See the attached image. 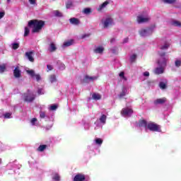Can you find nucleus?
<instances>
[{
  "label": "nucleus",
  "mask_w": 181,
  "mask_h": 181,
  "mask_svg": "<svg viewBox=\"0 0 181 181\" xmlns=\"http://www.w3.org/2000/svg\"><path fill=\"white\" fill-rule=\"evenodd\" d=\"M28 28H33V33H39L45 26V21L37 19L30 20L28 21Z\"/></svg>",
  "instance_id": "obj_1"
},
{
  "label": "nucleus",
  "mask_w": 181,
  "mask_h": 181,
  "mask_svg": "<svg viewBox=\"0 0 181 181\" xmlns=\"http://www.w3.org/2000/svg\"><path fill=\"white\" fill-rule=\"evenodd\" d=\"M23 97L25 103H32L33 101H35V99L36 98V95L30 93V90H28L27 93H23Z\"/></svg>",
  "instance_id": "obj_2"
},
{
  "label": "nucleus",
  "mask_w": 181,
  "mask_h": 181,
  "mask_svg": "<svg viewBox=\"0 0 181 181\" xmlns=\"http://www.w3.org/2000/svg\"><path fill=\"white\" fill-rule=\"evenodd\" d=\"M147 128L150 131H153V132H160V126L154 122L148 123Z\"/></svg>",
  "instance_id": "obj_3"
},
{
  "label": "nucleus",
  "mask_w": 181,
  "mask_h": 181,
  "mask_svg": "<svg viewBox=\"0 0 181 181\" xmlns=\"http://www.w3.org/2000/svg\"><path fill=\"white\" fill-rule=\"evenodd\" d=\"M140 35L145 37V36H148V35H152L153 33V30L151 28H148L146 29H141L139 31Z\"/></svg>",
  "instance_id": "obj_4"
},
{
  "label": "nucleus",
  "mask_w": 181,
  "mask_h": 181,
  "mask_svg": "<svg viewBox=\"0 0 181 181\" xmlns=\"http://www.w3.org/2000/svg\"><path fill=\"white\" fill-rule=\"evenodd\" d=\"M94 80H97V76H90L88 75H86L82 81V83L83 84H88V83L90 81H94Z\"/></svg>",
  "instance_id": "obj_5"
},
{
  "label": "nucleus",
  "mask_w": 181,
  "mask_h": 181,
  "mask_svg": "<svg viewBox=\"0 0 181 181\" xmlns=\"http://www.w3.org/2000/svg\"><path fill=\"white\" fill-rule=\"evenodd\" d=\"M112 23H114V20L111 18H107L103 22V28L107 29L108 26L112 25Z\"/></svg>",
  "instance_id": "obj_6"
},
{
  "label": "nucleus",
  "mask_w": 181,
  "mask_h": 181,
  "mask_svg": "<svg viewBox=\"0 0 181 181\" xmlns=\"http://www.w3.org/2000/svg\"><path fill=\"white\" fill-rule=\"evenodd\" d=\"M86 180V175L78 173L74 177V181H85Z\"/></svg>",
  "instance_id": "obj_7"
},
{
  "label": "nucleus",
  "mask_w": 181,
  "mask_h": 181,
  "mask_svg": "<svg viewBox=\"0 0 181 181\" xmlns=\"http://www.w3.org/2000/svg\"><path fill=\"white\" fill-rule=\"evenodd\" d=\"M151 18L148 17H144L142 16H139L137 17V22L138 23H146L147 22H149Z\"/></svg>",
  "instance_id": "obj_8"
},
{
  "label": "nucleus",
  "mask_w": 181,
  "mask_h": 181,
  "mask_svg": "<svg viewBox=\"0 0 181 181\" xmlns=\"http://www.w3.org/2000/svg\"><path fill=\"white\" fill-rule=\"evenodd\" d=\"M13 76L16 78H20L22 76V71L19 69V66H17L13 70Z\"/></svg>",
  "instance_id": "obj_9"
},
{
  "label": "nucleus",
  "mask_w": 181,
  "mask_h": 181,
  "mask_svg": "<svg viewBox=\"0 0 181 181\" xmlns=\"http://www.w3.org/2000/svg\"><path fill=\"white\" fill-rule=\"evenodd\" d=\"M166 62H168V59L165 57H163L158 60L157 64L158 66H160V67H166Z\"/></svg>",
  "instance_id": "obj_10"
},
{
  "label": "nucleus",
  "mask_w": 181,
  "mask_h": 181,
  "mask_svg": "<svg viewBox=\"0 0 181 181\" xmlns=\"http://www.w3.org/2000/svg\"><path fill=\"white\" fill-rule=\"evenodd\" d=\"M132 112H134V110H132V109H129L127 107V108H123L122 110L121 114L123 115H131Z\"/></svg>",
  "instance_id": "obj_11"
},
{
  "label": "nucleus",
  "mask_w": 181,
  "mask_h": 181,
  "mask_svg": "<svg viewBox=\"0 0 181 181\" xmlns=\"http://www.w3.org/2000/svg\"><path fill=\"white\" fill-rule=\"evenodd\" d=\"M167 99L166 98H158L154 100V104L155 105H159V104H165L166 103Z\"/></svg>",
  "instance_id": "obj_12"
},
{
  "label": "nucleus",
  "mask_w": 181,
  "mask_h": 181,
  "mask_svg": "<svg viewBox=\"0 0 181 181\" xmlns=\"http://www.w3.org/2000/svg\"><path fill=\"white\" fill-rule=\"evenodd\" d=\"M33 54V51L25 52L26 57H28L29 62H31V63H33V62H35V58H33V57L32 56Z\"/></svg>",
  "instance_id": "obj_13"
},
{
  "label": "nucleus",
  "mask_w": 181,
  "mask_h": 181,
  "mask_svg": "<svg viewBox=\"0 0 181 181\" xmlns=\"http://www.w3.org/2000/svg\"><path fill=\"white\" fill-rule=\"evenodd\" d=\"M56 50H57V47H56L54 42H51L49 44V52H50V53H53V52H56Z\"/></svg>",
  "instance_id": "obj_14"
},
{
  "label": "nucleus",
  "mask_w": 181,
  "mask_h": 181,
  "mask_svg": "<svg viewBox=\"0 0 181 181\" xmlns=\"http://www.w3.org/2000/svg\"><path fill=\"white\" fill-rule=\"evenodd\" d=\"M69 22L70 23H71V25H80V20H78V18H70Z\"/></svg>",
  "instance_id": "obj_15"
},
{
  "label": "nucleus",
  "mask_w": 181,
  "mask_h": 181,
  "mask_svg": "<svg viewBox=\"0 0 181 181\" xmlns=\"http://www.w3.org/2000/svg\"><path fill=\"white\" fill-rule=\"evenodd\" d=\"M139 127H142L144 128H148V122L145 119H141L139 121Z\"/></svg>",
  "instance_id": "obj_16"
},
{
  "label": "nucleus",
  "mask_w": 181,
  "mask_h": 181,
  "mask_svg": "<svg viewBox=\"0 0 181 181\" xmlns=\"http://www.w3.org/2000/svg\"><path fill=\"white\" fill-rule=\"evenodd\" d=\"M154 73L156 74H163V66L156 68L155 70H154Z\"/></svg>",
  "instance_id": "obj_17"
},
{
  "label": "nucleus",
  "mask_w": 181,
  "mask_h": 181,
  "mask_svg": "<svg viewBox=\"0 0 181 181\" xmlns=\"http://www.w3.org/2000/svg\"><path fill=\"white\" fill-rule=\"evenodd\" d=\"M47 148V145L46 144H42L40 145L37 148V152H43V151H45V149Z\"/></svg>",
  "instance_id": "obj_18"
},
{
  "label": "nucleus",
  "mask_w": 181,
  "mask_h": 181,
  "mask_svg": "<svg viewBox=\"0 0 181 181\" xmlns=\"http://www.w3.org/2000/svg\"><path fill=\"white\" fill-rule=\"evenodd\" d=\"M110 4V2L108 1H105L103 4H102L99 8H98V11H103V9H104V8H105V6H107V5H108Z\"/></svg>",
  "instance_id": "obj_19"
},
{
  "label": "nucleus",
  "mask_w": 181,
  "mask_h": 181,
  "mask_svg": "<svg viewBox=\"0 0 181 181\" xmlns=\"http://www.w3.org/2000/svg\"><path fill=\"white\" fill-rule=\"evenodd\" d=\"M95 53H98L99 54H102L103 52H104V47H98L94 49Z\"/></svg>",
  "instance_id": "obj_20"
},
{
  "label": "nucleus",
  "mask_w": 181,
  "mask_h": 181,
  "mask_svg": "<svg viewBox=\"0 0 181 181\" xmlns=\"http://www.w3.org/2000/svg\"><path fill=\"white\" fill-rule=\"evenodd\" d=\"M127 95V88H123L122 91L119 95V98H122L123 97H125Z\"/></svg>",
  "instance_id": "obj_21"
},
{
  "label": "nucleus",
  "mask_w": 181,
  "mask_h": 181,
  "mask_svg": "<svg viewBox=\"0 0 181 181\" xmlns=\"http://www.w3.org/2000/svg\"><path fill=\"white\" fill-rule=\"evenodd\" d=\"M93 100H95L96 101L101 98V95L99 93H93L92 95Z\"/></svg>",
  "instance_id": "obj_22"
},
{
  "label": "nucleus",
  "mask_w": 181,
  "mask_h": 181,
  "mask_svg": "<svg viewBox=\"0 0 181 181\" xmlns=\"http://www.w3.org/2000/svg\"><path fill=\"white\" fill-rule=\"evenodd\" d=\"M74 42V40H68V41L64 42V46L65 47H69V46H71V45H73Z\"/></svg>",
  "instance_id": "obj_23"
},
{
  "label": "nucleus",
  "mask_w": 181,
  "mask_h": 181,
  "mask_svg": "<svg viewBox=\"0 0 181 181\" xmlns=\"http://www.w3.org/2000/svg\"><path fill=\"white\" fill-rule=\"evenodd\" d=\"M99 119L102 124H105L107 121V115H103Z\"/></svg>",
  "instance_id": "obj_24"
},
{
  "label": "nucleus",
  "mask_w": 181,
  "mask_h": 181,
  "mask_svg": "<svg viewBox=\"0 0 181 181\" xmlns=\"http://www.w3.org/2000/svg\"><path fill=\"white\" fill-rule=\"evenodd\" d=\"M172 25L173 26H177L178 28H181V23L179 21H176V20L173 21Z\"/></svg>",
  "instance_id": "obj_25"
},
{
  "label": "nucleus",
  "mask_w": 181,
  "mask_h": 181,
  "mask_svg": "<svg viewBox=\"0 0 181 181\" xmlns=\"http://www.w3.org/2000/svg\"><path fill=\"white\" fill-rule=\"evenodd\" d=\"M29 33H30V30H29V28L25 27L24 37L29 36Z\"/></svg>",
  "instance_id": "obj_26"
},
{
  "label": "nucleus",
  "mask_w": 181,
  "mask_h": 181,
  "mask_svg": "<svg viewBox=\"0 0 181 181\" xmlns=\"http://www.w3.org/2000/svg\"><path fill=\"white\" fill-rule=\"evenodd\" d=\"M17 49H19V43H18V42L13 43L12 44V49L16 50Z\"/></svg>",
  "instance_id": "obj_27"
},
{
  "label": "nucleus",
  "mask_w": 181,
  "mask_h": 181,
  "mask_svg": "<svg viewBox=\"0 0 181 181\" xmlns=\"http://www.w3.org/2000/svg\"><path fill=\"white\" fill-rule=\"evenodd\" d=\"M160 50H166L168 49H169V44L168 43H165L163 45H162L160 47Z\"/></svg>",
  "instance_id": "obj_28"
},
{
  "label": "nucleus",
  "mask_w": 181,
  "mask_h": 181,
  "mask_svg": "<svg viewBox=\"0 0 181 181\" xmlns=\"http://www.w3.org/2000/svg\"><path fill=\"white\" fill-rule=\"evenodd\" d=\"M5 70H6V65L5 64L0 65V73H4Z\"/></svg>",
  "instance_id": "obj_29"
},
{
  "label": "nucleus",
  "mask_w": 181,
  "mask_h": 181,
  "mask_svg": "<svg viewBox=\"0 0 181 181\" xmlns=\"http://www.w3.org/2000/svg\"><path fill=\"white\" fill-rule=\"evenodd\" d=\"M53 180L60 181V175L58 173H55L52 177Z\"/></svg>",
  "instance_id": "obj_30"
},
{
  "label": "nucleus",
  "mask_w": 181,
  "mask_h": 181,
  "mask_svg": "<svg viewBox=\"0 0 181 181\" xmlns=\"http://www.w3.org/2000/svg\"><path fill=\"white\" fill-rule=\"evenodd\" d=\"M91 8H86L83 9V13H85L86 15H88L90 13H91Z\"/></svg>",
  "instance_id": "obj_31"
},
{
  "label": "nucleus",
  "mask_w": 181,
  "mask_h": 181,
  "mask_svg": "<svg viewBox=\"0 0 181 181\" xmlns=\"http://www.w3.org/2000/svg\"><path fill=\"white\" fill-rule=\"evenodd\" d=\"M95 142L96 145H102L103 144V139L100 138L95 139Z\"/></svg>",
  "instance_id": "obj_32"
},
{
  "label": "nucleus",
  "mask_w": 181,
  "mask_h": 181,
  "mask_svg": "<svg viewBox=\"0 0 181 181\" xmlns=\"http://www.w3.org/2000/svg\"><path fill=\"white\" fill-rule=\"evenodd\" d=\"M159 87L160 88H161V90H165V88H166V83L163 82H160Z\"/></svg>",
  "instance_id": "obj_33"
},
{
  "label": "nucleus",
  "mask_w": 181,
  "mask_h": 181,
  "mask_svg": "<svg viewBox=\"0 0 181 181\" xmlns=\"http://www.w3.org/2000/svg\"><path fill=\"white\" fill-rule=\"evenodd\" d=\"M54 15H55V16H57L58 18H62V16H63V14L57 10L54 11Z\"/></svg>",
  "instance_id": "obj_34"
},
{
  "label": "nucleus",
  "mask_w": 181,
  "mask_h": 181,
  "mask_svg": "<svg viewBox=\"0 0 181 181\" xmlns=\"http://www.w3.org/2000/svg\"><path fill=\"white\" fill-rule=\"evenodd\" d=\"M158 56H160V59H162L166 56V52H165L158 51Z\"/></svg>",
  "instance_id": "obj_35"
},
{
  "label": "nucleus",
  "mask_w": 181,
  "mask_h": 181,
  "mask_svg": "<svg viewBox=\"0 0 181 181\" xmlns=\"http://www.w3.org/2000/svg\"><path fill=\"white\" fill-rule=\"evenodd\" d=\"M28 74H29L30 76H31V77H35V71L33 70H27L26 71Z\"/></svg>",
  "instance_id": "obj_36"
},
{
  "label": "nucleus",
  "mask_w": 181,
  "mask_h": 181,
  "mask_svg": "<svg viewBox=\"0 0 181 181\" xmlns=\"http://www.w3.org/2000/svg\"><path fill=\"white\" fill-rule=\"evenodd\" d=\"M57 78H56V76H54V75H51L50 76V81H51V83H54V82H56L57 81Z\"/></svg>",
  "instance_id": "obj_37"
},
{
  "label": "nucleus",
  "mask_w": 181,
  "mask_h": 181,
  "mask_svg": "<svg viewBox=\"0 0 181 181\" xmlns=\"http://www.w3.org/2000/svg\"><path fill=\"white\" fill-rule=\"evenodd\" d=\"M165 4H175L176 0H163Z\"/></svg>",
  "instance_id": "obj_38"
},
{
  "label": "nucleus",
  "mask_w": 181,
  "mask_h": 181,
  "mask_svg": "<svg viewBox=\"0 0 181 181\" xmlns=\"http://www.w3.org/2000/svg\"><path fill=\"white\" fill-rule=\"evenodd\" d=\"M181 66V61L179 59L175 60V66L180 67Z\"/></svg>",
  "instance_id": "obj_39"
},
{
  "label": "nucleus",
  "mask_w": 181,
  "mask_h": 181,
  "mask_svg": "<svg viewBox=\"0 0 181 181\" xmlns=\"http://www.w3.org/2000/svg\"><path fill=\"white\" fill-rule=\"evenodd\" d=\"M11 115H12V113L6 112L4 115V118L8 119L11 118Z\"/></svg>",
  "instance_id": "obj_40"
},
{
  "label": "nucleus",
  "mask_w": 181,
  "mask_h": 181,
  "mask_svg": "<svg viewBox=\"0 0 181 181\" xmlns=\"http://www.w3.org/2000/svg\"><path fill=\"white\" fill-rule=\"evenodd\" d=\"M50 110H51V111H55V110H57V105H51Z\"/></svg>",
  "instance_id": "obj_41"
},
{
  "label": "nucleus",
  "mask_w": 181,
  "mask_h": 181,
  "mask_svg": "<svg viewBox=\"0 0 181 181\" xmlns=\"http://www.w3.org/2000/svg\"><path fill=\"white\" fill-rule=\"evenodd\" d=\"M136 59V54H134L130 57V60H131V62H135Z\"/></svg>",
  "instance_id": "obj_42"
},
{
  "label": "nucleus",
  "mask_w": 181,
  "mask_h": 181,
  "mask_svg": "<svg viewBox=\"0 0 181 181\" xmlns=\"http://www.w3.org/2000/svg\"><path fill=\"white\" fill-rule=\"evenodd\" d=\"M40 118H46V112H40Z\"/></svg>",
  "instance_id": "obj_43"
},
{
  "label": "nucleus",
  "mask_w": 181,
  "mask_h": 181,
  "mask_svg": "<svg viewBox=\"0 0 181 181\" xmlns=\"http://www.w3.org/2000/svg\"><path fill=\"white\" fill-rule=\"evenodd\" d=\"M73 5V4L71 2H68L66 4V9H69L70 8H71V6Z\"/></svg>",
  "instance_id": "obj_44"
},
{
  "label": "nucleus",
  "mask_w": 181,
  "mask_h": 181,
  "mask_svg": "<svg viewBox=\"0 0 181 181\" xmlns=\"http://www.w3.org/2000/svg\"><path fill=\"white\" fill-rule=\"evenodd\" d=\"M34 77H35L37 81H40V78H41L40 75H39V74H35V75L34 76Z\"/></svg>",
  "instance_id": "obj_45"
},
{
  "label": "nucleus",
  "mask_w": 181,
  "mask_h": 181,
  "mask_svg": "<svg viewBox=\"0 0 181 181\" xmlns=\"http://www.w3.org/2000/svg\"><path fill=\"white\" fill-rule=\"evenodd\" d=\"M31 5H36V0H29Z\"/></svg>",
  "instance_id": "obj_46"
},
{
  "label": "nucleus",
  "mask_w": 181,
  "mask_h": 181,
  "mask_svg": "<svg viewBox=\"0 0 181 181\" xmlns=\"http://www.w3.org/2000/svg\"><path fill=\"white\" fill-rule=\"evenodd\" d=\"M36 121H37V119L36 118H33L31 119V124H33V125H35V123L36 122Z\"/></svg>",
  "instance_id": "obj_47"
},
{
  "label": "nucleus",
  "mask_w": 181,
  "mask_h": 181,
  "mask_svg": "<svg viewBox=\"0 0 181 181\" xmlns=\"http://www.w3.org/2000/svg\"><path fill=\"white\" fill-rule=\"evenodd\" d=\"M47 67L48 69V71L53 70V66H52V65H47Z\"/></svg>",
  "instance_id": "obj_48"
},
{
  "label": "nucleus",
  "mask_w": 181,
  "mask_h": 181,
  "mask_svg": "<svg viewBox=\"0 0 181 181\" xmlns=\"http://www.w3.org/2000/svg\"><path fill=\"white\" fill-rule=\"evenodd\" d=\"M143 76H144V77H149V72L145 71V72L143 74Z\"/></svg>",
  "instance_id": "obj_49"
},
{
  "label": "nucleus",
  "mask_w": 181,
  "mask_h": 181,
  "mask_svg": "<svg viewBox=\"0 0 181 181\" xmlns=\"http://www.w3.org/2000/svg\"><path fill=\"white\" fill-rule=\"evenodd\" d=\"M5 16V12H0V19H2Z\"/></svg>",
  "instance_id": "obj_50"
},
{
  "label": "nucleus",
  "mask_w": 181,
  "mask_h": 181,
  "mask_svg": "<svg viewBox=\"0 0 181 181\" xmlns=\"http://www.w3.org/2000/svg\"><path fill=\"white\" fill-rule=\"evenodd\" d=\"M124 74H125L124 73V71H122V72L119 73V77H122V78H123V77L125 76Z\"/></svg>",
  "instance_id": "obj_51"
},
{
  "label": "nucleus",
  "mask_w": 181,
  "mask_h": 181,
  "mask_svg": "<svg viewBox=\"0 0 181 181\" xmlns=\"http://www.w3.org/2000/svg\"><path fill=\"white\" fill-rule=\"evenodd\" d=\"M114 42H115V38H112L110 40V43H114Z\"/></svg>",
  "instance_id": "obj_52"
},
{
  "label": "nucleus",
  "mask_w": 181,
  "mask_h": 181,
  "mask_svg": "<svg viewBox=\"0 0 181 181\" xmlns=\"http://www.w3.org/2000/svg\"><path fill=\"white\" fill-rule=\"evenodd\" d=\"M37 93L39 95H40V94H42V89H38Z\"/></svg>",
  "instance_id": "obj_53"
},
{
  "label": "nucleus",
  "mask_w": 181,
  "mask_h": 181,
  "mask_svg": "<svg viewBox=\"0 0 181 181\" xmlns=\"http://www.w3.org/2000/svg\"><path fill=\"white\" fill-rule=\"evenodd\" d=\"M127 42H128V38H125L124 40V43H127Z\"/></svg>",
  "instance_id": "obj_54"
},
{
  "label": "nucleus",
  "mask_w": 181,
  "mask_h": 181,
  "mask_svg": "<svg viewBox=\"0 0 181 181\" xmlns=\"http://www.w3.org/2000/svg\"><path fill=\"white\" fill-rule=\"evenodd\" d=\"M122 78H124V81H127V77L124 76Z\"/></svg>",
  "instance_id": "obj_55"
},
{
  "label": "nucleus",
  "mask_w": 181,
  "mask_h": 181,
  "mask_svg": "<svg viewBox=\"0 0 181 181\" xmlns=\"http://www.w3.org/2000/svg\"><path fill=\"white\" fill-rule=\"evenodd\" d=\"M8 4H9V2H11V0H7Z\"/></svg>",
  "instance_id": "obj_56"
},
{
  "label": "nucleus",
  "mask_w": 181,
  "mask_h": 181,
  "mask_svg": "<svg viewBox=\"0 0 181 181\" xmlns=\"http://www.w3.org/2000/svg\"><path fill=\"white\" fill-rule=\"evenodd\" d=\"M62 67H64V64H62Z\"/></svg>",
  "instance_id": "obj_57"
},
{
  "label": "nucleus",
  "mask_w": 181,
  "mask_h": 181,
  "mask_svg": "<svg viewBox=\"0 0 181 181\" xmlns=\"http://www.w3.org/2000/svg\"><path fill=\"white\" fill-rule=\"evenodd\" d=\"M83 37H86V35H83Z\"/></svg>",
  "instance_id": "obj_58"
}]
</instances>
